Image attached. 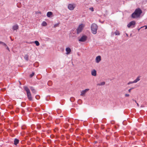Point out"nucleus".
I'll list each match as a JSON object with an SVG mask.
<instances>
[{
    "instance_id": "f257e3e1",
    "label": "nucleus",
    "mask_w": 147,
    "mask_h": 147,
    "mask_svg": "<svg viewBox=\"0 0 147 147\" xmlns=\"http://www.w3.org/2000/svg\"><path fill=\"white\" fill-rule=\"evenodd\" d=\"M142 13V10L139 8H137L132 14V17L133 18H135L138 17L140 16Z\"/></svg>"
},
{
    "instance_id": "f03ea898",
    "label": "nucleus",
    "mask_w": 147,
    "mask_h": 147,
    "mask_svg": "<svg viewBox=\"0 0 147 147\" xmlns=\"http://www.w3.org/2000/svg\"><path fill=\"white\" fill-rule=\"evenodd\" d=\"M24 90L26 92L27 97L28 99L30 100H32V98L31 96V94L30 93L29 89L26 86L24 87Z\"/></svg>"
},
{
    "instance_id": "7ed1b4c3",
    "label": "nucleus",
    "mask_w": 147,
    "mask_h": 147,
    "mask_svg": "<svg viewBox=\"0 0 147 147\" xmlns=\"http://www.w3.org/2000/svg\"><path fill=\"white\" fill-rule=\"evenodd\" d=\"M91 28L92 33L94 34H96L98 28L97 25L94 23L92 24L91 26Z\"/></svg>"
},
{
    "instance_id": "20e7f679",
    "label": "nucleus",
    "mask_w": 147,
    "mask_h": 147,
    "mask_svg": "<svg viewBox=\"0 0 147 147\" xmlns=\"http://www.w3.org/2000/svg\"><path fill=\"white\" fill-rule=\"evenodd\" d=\"M84 25L83 24H81L77 28V33L79 34L81 32L84 27Z\"/></svg>"
},
{
    "instance_id": "39448f33",
    "label": "nucleus",
    "mask_w": 147,
    "mask_h": 147,
    "mask_svg": "<svg viewBox=\"0 0 147 147\" xmlns=\"http://www.w3.org/2000/svg\"><path fill=\"white\" fill-rule=\"evenodd\" d=\"M136 22L135 21H133L130 22L127 25V27L129 28L131 27L132 28H134L135 27Z\"/></svg>"
},
{
    "instance_id": "423d86ee",
    "label": "nucleus",
    "mask_w": 147,
    "mask_h": 147,
    "mask_svg": "<svg viewBox=\"0 0 147 147\" xmlns=\"http://www.w3.org/2000/svg\"><path fill=\"white\" fill-rule=\"evenodd\" d=\"M76 7V5L74 4H69L68 5V8L70 10H73Z\"/></svg>"
},
{
    "instance_id": "0eeeda50",
    "label": "nucleus",
    "mask_w": 147,
    "mask_h": 147,
    "mask_svg": "<svg viewBox=\"0 0 147 147\" xmlns=\"http://www.w3.org/2000/svg\"><path fill=\"white\" fill-rule=\"evenodd\" d=\"M87 38V37L86 36L83 35L79 39V41L82 42H84L86 40Z\"/></svg>"
},
{
    "instance_id": "6e6552de",
    "label": "nucleus",
    "mask_w": 147,
    "mask_h": 147,
    "mask_svg": "<svg viewBox=\"0 0 147 147\" xmlns=\"http://www.w3.org/2000/svg\"><path fill=\"white\" fill-rule=\"evenodd\" d=\"M65 51H66V54L67 55H68L69 54L71 51V49L69 47H67L66 48Z\"/></svg>"
},
{
    "instance_id": "1a4fd4ad",
    "label": "nucleus",
    "mask_w": 147,
    "mask_h": 147,
    "mask_svg": "<svg viewBox=\"0 0 147 147\" xmlns=\"http://www.w3.org/2000/svg\"><path fill=\"white\" fill-rule=\"evenodd\" d=\"M89 90L88 89H86L84 90H82L81 92V94L80 95L82 96H84L86 92Z\"/></svg>"
},
{
    "instance_id": "9d476101",
    "label": "nucleus",
    "mask_w": 147,
    "mask_h": 147,
    "mask_svg": "<svg viewBox=\"0 0 147 147\" xmlns=\"http://www.w3.org/2000/svg\"><path fill=\"white\" fill-rule=\"evenodd\" d=\"M101 60V57L100 56H97L96 58V61L97 63H98Z\"/></svg>"
},
{
    "instance_id": "9b49d317",
    "label": "nucleus",
    "mask_w": 147,
    "mask_h": 147,
    "mask_svg": "<svg viewBox=\"0 0 147 147\" xmlns=\"http://www.w3.org/2000/svg\"><path fill=\"white\" fill-rule=\"evenodd\" d=\"M92 75L94 76H96V71L95 69H94L91 71Z\"/></svg>"
},
{
    "instance_id": "f8f14e48",
    "label": "nucleus",
    "mask_w": 147,
    "mask_h": 147,
    "mask_svg": "<svg viewBox=\"0 0 147 147\" xmlns=\"http://www.w3.org/2000/svg\"><path fill=\"white\" fill-rule=\"evenodd\" d=\"M19 142V140L17 138H15L14 141V144L16 145Z\"/></svg>"
},
{
    "instance_id": "ddd939ff",
    "label": "nucleus",
    "mask_w": 147,
    "mask_h": 147,
    "mask_svg": "<svg viewBox=\"0 0 147 147\" xmlns=\"http://www.w3.org/2000/svg\"><path fill=\"white\" fill-rule=\"evenodd\" d=\"M140 76H138L136 80L133 81V82L136 83L140 81Z\"/></svg>"
},
{
    "instance_id": "4468645a",
    "label": "nucleus",
    "mask_w": 147,
    "mask_h": 147,
    "mask_svg": "<svg viewBox=\"0 0 147 147\" xmlns=\"http://www.w3.org/2000/svg\"><path fill=\"white\" fill-rule=\"evenodd\" d=\"M18 28V26L17 24L14 26L13 27V30H16Z\"/></svg>"
},
{
    "instance_id": "2eb2a0df",
    "label": "nucleus",
    "mask_w": 147,
    "mask_h": 147,
    "mask_svg": "<svg viewBox=\"0 0 147 147\" xmlns=\"http://www.w3.org/2000/svg\"><path fill=\"white\" fill-rule=\"evenodd\" d=\"M52 13L51 12L49 11L47 13V16L48 17H49L52 15Z\"/></svg>"
},
{
    "instance_id": "dca6fc26",
    "label": "nucleus",
    "mask_w": 147,
    "mask_h": 147,
    "mask_svg": "<svg viewBox=\"0 0 147 147\" xmlns=\"http://www.w3.org/2000/svg\"><path fill=\"white\" fill-rule=\"evenodd\" d=\"M30 89L32 92H33V93H36V91L35 90V89H34V88H33V87H30Z\"/></svg>"
},
{
    "instance_id": "f3484780",
    "label": "nucleus",
    "mask_w": 147,
    "mask_h": 147,
    "mask_svg": "<svg viewBox=\"0 0 147 147\" xmlns=\"http://www.w3.org/2000/svg\"><path fill=\"white\" fill-rule=\"evenodd\" d=\"M24 58L26 61H28V55L27 54L25 55L24 56Z\"/></svg>"
},
{
    "instance_id": "a211bd4d",
    "label": "nucleus",
    "mask_w": 147,
    "mask_h": 147,
    "mask_svg": "<svg viewBox=\"0 0 147 147\" xmlns=\"http://www.w3.org/2000/svg\"><path fill=\"white\" fill-rule=\"evenodd\" d=\"M105 84V82H103L100 83L98 84L97 85L98 86H102L104 85Z\"/></svg>"
},
{
    "instance_id": "6ab92c4d",
    "label": "nucleus",
    "mask_w": 147,
    "mask_h": 147,
    "mask_svg": "<svg viewBox=\"0 0 147 147\" xmlns=\"http://www.w3.org/2000/svg\"><path fill=\"white\" fill-rule=\"evenodd\" d=\"M47 25V23L45 21L43 22L42 23V26H46Z\"/></svg>"
},
{
    "instance_id": "aec40b11",
    "label": "nucleus",
    "mask_w": 147,
    "mask_h": 147,
    "mask_svg": "<svg viewBox=\"0 0 147 147\" xmlns=\"http://www.w3.org/2000/svg\"><path fill=\"white\" fill-rule=\"evenodd\" d=\"M115 34L116 35H120L119 32L118 30H116L115 32Z\"/></svg>"
},
{
    "instance_id": "412c9836",
    "label": "nucleus",
    "mask_w": 147,
    "mask_h": 147,
    "mask_svg": "<svg viewBox=\"0 0 147 147\" xmlns=\"http://www.w3.org/2000/svg\"><path fill=\"white\" fill-rule=\"evenodd\" d=\"M34 43L37 46H38L40 45L38 41H35Z\"/></svg>"
},
{
    "instance_id": "4be33fe9",
    "label": "nucleus",
    "mask_w": 147,
    "mask_h": 147,
    "mask_svg": "<svg viewBox=\"0 0 147 147\" xmlns=\"http://www.w3.org/2000/svg\"><path fill=\"white\" fill-rule=\"evenodd\" d=\"M0 44H1L2 45L4 46H7V45H6V44L5 43H4L2 41H0Z\"/></svg>"
},
{
    "instance_id": "5701e85b",
    "label": "nucleus",
    "mask_w": 147,
    "mask_h": 147,
    "mask_svg": "<svg viewBox=\"0 0 147 147\" xmlns=\"http://www.w3.org/2000/svg\"><path fill=\"white\" fill-rule=\"evenodd\" d=\"M70 100L71 101L73 102L75 100V99L74 97H72L70 98Z\"/></svg>"
},
{
    "instance_id": "b1692460",
    "label": "nucleus",
    "mask_w": 147,
    "mask_h": 147,
    "mask_svg": "<svg viewBox=\"0 0 147 147\" xmlns=\"http://www.w3.org/2000/svg\"><path fill=\"white\" fill-rule=\"evenodd\" d=\"M40 128H41V126L40 125H37V128L38 129H39Z\"/></svg>"
},
{
    "instance_id": "393cba45",
    "label": "nucleus",
    "mask_w": 147,
    "mask_h": 147,
    "mask_svg": "<svg viewBox=\"0 0 147 147\" xmlns=\"http://www.w3.org/2000/svg\"><path fill=\"white\" fill-rule=\"evenodd\" d=\"M89 9H90V11H94V9H93V7H90V8H89Z\"/></svg>"
},
{
    "instance_id": "a878e982",
    "label": "nucleus",
    "mask_w": 147,
    "mask_h": 147,
    "mask_svg": "<svg viewBox=\"0 0 147 147\" xmlns=\"http://www.w3.org/2000/svg\"><path fill=\"white\" fill-rule=\"evenodd\" d=\"M34 73L33 72L32 74H30V77H32L34 76Z\"/></svg>"
},
{
    "instance_id": "bb28decb",
    "label": "nucleus",
    "mask_w": 147,
    "mask_h": 147,
    "mask_svg": "<svg viewBox=\"0 0 147 147\" xmlns=\"http://www.w3.org/2000/svg\"><path fill=\"white\" fill-rule=\"evenodd\" d=\"M134 83V82H133V81H132V82H129L127 84L128 85H129L130 84H132V83Z\"/></svg>"
},
{
    "instance_id": "cd10ccee",
    "label": "nucleus",
    "mask_w": 147,
    "mask_h": 147,
    "mask_svg": "<svg viewBox=\"0 0 147 147\" xmlns=\"http://www.w3.org/2000/svg\"><path fill=\"white\" fill-rule=\"evenodd\" d=\"M40 96L38 95L36 96L35 98L37 99H38L39 98Z\"/></svg>"
},
{
    "instance_id": "c85d7f7f",
    "label": "nucleus",
    "mask_w": 147,
    "mask_h": 147,
    "mask_svg": "<svg viewBox=\"0 0 147 147\" xmlns=\"http://www.w3.org/2000/svg\"><path fill=\"white\" fill-rule=\"evenodd\" d=\"M6 47V49H7L9 51H9V48L8 47V46H5Z\"/></svg>"
},
{
    "instance_id": "c756f323",
    "label": "nucleus",
    "mask_w": 147,
    "mask_h": 147,
    "mask_svg": "<svg viewBox=\"0 0 147 147\" xmlns=\"http://www.w3.org/2000/svg\"><path fill=\"white\" fill-rule=\"evenodd\" d=\"M133 89V88H131L130 89H129L128 90V92H131V90L132 89Z\"/></svg>"
},
{
    "instance_id": "7c9ffc66",
    "label": "nucleus",
    "mask_w": 147,
    "mask_h": 147,
    "mask_svg": "<svg viewBox=\"0 0 147 147\" xmlns=\"http://www.w3.org/2000/svg\"><path fill=\"white\" fill-rule=\"evenodd\" d=\"M129 96V94H125V96L126 97H128Z\"/></svg>"
},
{
    "instance_id": "2f4dec72",
    "label": "nucleus",
    "mask_w": 147,
    "mask_h": 147,
    "mask_svg": "<svg viewBox=\"0 0 147 147\" xmlns=\"http://www.w3.org/2000/svg\"><path fill=\"white\" fill-rule=\"evenodd\" d=\"M51 83V81H49V82H48V85H51V84L49 85V84L50 83Z\"/></svg>"
},
{
    "instance_id": "473e14b6",
    "label": "nucleus",
    "mask_w": 147,
    "mask_h": 147,
    "mask_svg": "<svg viewBox=\"0 0 147 147\" xmlns=\"http://www.w3.org/2000/svg\"><path fill=\"white\" fill-rule=\"evenodd\" d=\"M58 24H55L54 25V27H57L58 26Z\"/></svg>"
},
{
    "instance_id": "72a5a7b5",
    "label": "nucleus",
    "mask_w": 147,
    "mask_h": 147,
    "mask_svg": "<svg viewBox=\"0 0 147 147\" xmlns=\"http://www.w3.org/2000/svg\"><path fill=\"white\" fill-rule=\"evenodd\" d=\"M135 102H136L138 106H139L138 104L137 103L136 101V100H135Z\"/></svg>"
},
{
    "instance_id": "f704fd0d",
    "label": "nucleus",
    "mask_w": 147,
    "mask_h": 147,
    "mask_svg": "<svg viewBox=\"0 0 147 147\" xmlns=\"http://www.w3.org/2000/svg\"><path fill=\"white\" fill-rule=\"evenodd\" d=\"M145 26L146 27L145 29H146L147 28V26Z\"/></svg>"
},
{
    "instance_id": "c9c22d12",
    "label": "nucleus",
    "mask_w": 147,
    "mask_h": 147,
    "mask_svg": "<svg viewBox=\"0 0 147 147\" xmlns=\"http://www.w3.org/2000/svg\"><path fill=\"white\" fill-rule=\"evenodd\" d=\"M38 13H40V14H41V12H38Z\"/></svg>"
},
{
    "instance_id": "e433bc0d",
    "label": "nucleus",
    "mask_w": 147,
    "mask_h": 147,
    "mask_svg": "<svg viewBox=\"0 0 147 147\" xmlns=\"http://www.w3.org/2000/svg\"><path fill=\"white\" fill-rule=\"evenodd\" d=\"M79 101H81V100H79Z\"/></svg>"
}]
</instances>
